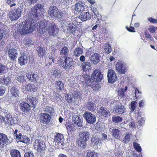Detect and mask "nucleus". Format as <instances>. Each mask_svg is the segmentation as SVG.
Masks as SVG:
<instances>
[{
	"instance_id": "4be33fe9",
	"label": "nucleus",
	"mask_w": 157,
	"mask_h": 157,
	"mask_svg": "<svg viewBox=\"0 0 157 157\" xmlns=\"http://www.w3.org/2000/svg\"><path fill=\"white\" fill-rule=\"evenodd\" d=\"M83 78V79L82 81V82L84 85L90 86L92 84V82L93 83L94 82V81H93L94 80H92L90 79V75H85L83 76V78H82V79Z\"/></svg>"
},
{
	"instance_id": "c03bdc74",
	"label": "nucleus",
	"mask_w": 157,
	"mask_h": 157,
	"mask_svg": "<svg viewBox=\"0 0 157 157\" xmlns=\"http://www.w3.org/2000/svg\"><path fill=\"white\" fill-rule=\"evenodd\" d=\"M52 71L51 73V78L52 80H54L57 76L59 75V72H58L59 70H58L56 69Z\"/></svg>"
},
{
	"instance_id": "a19ab883",
	"label": "nucleus",
	"mask_w": 157,
	"mask_h": 157,
	"mask_svg": "<svg viewBox=\"0 0 157 157\" xmlns=\"http://www.w3.org/2000/svg\"><path fill=\"white\" fill-rule=\"evenodd\" d=\"M24 44L26 46H30L33 44V41L27 37L25 38L23 41Z\"/></svg>"
},
{
	"instance_id": "f8f14e48",
	"label": "nucleus",
	"mask_w": 157,
	"mask_h": 157,
	"mask_svg": "<svg viewBox=\"0 0 157 157\" xmlns=\"http://www.w3.org/2000/svg\"><path fill=\"white\" fill-rule=\"evenodd\" d=\"M74 64L73 59L69 56H67L66 61L63 67L66 70L68 71L72 68Z\"/></svg>"
},
{
	"instance_id": "a18cd8bd",
	"label": "nucleus",
	"mask_w": 157,
	"mask_h": 157,
	"mask_svg": "<svg viewBox=\"0 0 157 157\" xmlns=\"http://www.w3.org/2000/svg\"><path fill=\"white\" fill-rule=\"evenodd\" d=\"M81 94L79 91L77 89H74L73 90V95L75 98H80Z\"/></svg>"
},
{
	"instance_id": "dca6fc26",
	"label": "nucleus",
	"mask_w": 157,
	"mask_h": 157,
	"mask_svg": "<svg viewBox=\"0 0 157 157\" xmlns=\"http://www.w3.org/2000/svg\"><path fill=\"white\" fill-rule=\"evenodd\" d=\"M98 113L102 119H105V117H108L110 115V114L109 110L103 107H101L99 108Z\"/></svg>"
},
{
	"instance_id": "680f3d73",
	"label": "nucleus",
	"mask_w": 157,
	"mask_h": 157,
	"mask_svg": "<svg viewBox=\"0 0 157 157\" xmlns=\"http://www.w3.org/2000/svg\"><path fill=\"white\" fill-rule=\"evenodd\" d=\"M118 95L121 98H123L124 95V89L121 88L118 91Z\"/></svg>"
},
{
	"instance_id": "7c9ffc66",
	"label": "nucleus",
	"mask_w": 157,
	"mask_h": 157,
	"mask_svg": "<svg viewBox=\"0 0 157 157\" xmlns=\"http://www.w3.org/2000/svg\"><path fill=\"white\" fill-rule=\"evenodd\" d=\"M10 93L11 96L17 98L19 96L20 91L15 87H12L10 90Z\"/></svg>"
},
{
	"instance_id": "69168bd1",
	"label": "nucleus",
	"mask_w": 157,
	"mask_h": 157,
	"mask_svg": "<svg viewBox=\"0 0 157 157\" xmlns=\"http://www.w3.org/2000/svg\"><path fill=\"white\" fill-rule=\"evenodd\" d=\"M24 157H34V155L32 152L29 151L25 153Z\"/></svg>"
},
{
	"instance_id": "338daca9",
	"label": "nucleus",
	"mask_w": 157,
	"mask_h": 157,
	"mask_svg": "<svg viewBox=\"0 0 157 157\" xmlns=\"http://www.w3.org/2000/svg\"><path fill=\"white\" fill-rule=\"evenodd\" d=\"M6 89L4 87L2 86H0V95H3L5 92Z\"/></svg>"
},
{
	"instance_id": "774afa93",
	"label": "nucleus",
	"mask_w": 157,
	"mask_h": 157,
	"mask_svg": "<svg viewBox=\"0 0 157 157\" xmlns=\"http://www.w3.org/2000/svg\"><path fill=\"white\" fill-rule=\"evenodd\" d=\"M145 100L144 99H143L139 102V104L140 107L141 108H143L145 105Z\"/></svg>"
},
{
	"instance_id": "c756f323",
	"label": "nucleus",
	"mask_w": 157,
	"mask_h": 157,
	"mask_svg": "<svg viewBox=\"0 0 157 157\" xmlns=\"http://www.w3.org/2000/svg\"><path fill=\"white\" fill-rule=\"evenodd\" d=\"M8 35V34L6 31L3 29H0V46H2L4 45L5 42L4 41H2L1 39L6 37Z\"/></svg>"
},
{
	"instance_id": "3c124183",
	"label": "nucleus",
	"mask_w": 157,
	"mask_h": 157,
	"mask_svg": "<svg viewBox=\"0 0 157 157\" xmlns=\"http://www.w3.org/2000/svg\"><path fill=\"white\" fill-rule=\"evenodd\" d=\"M30 141L29 138L26 136H23L21 140V142L27 144H29Z\"/></svg>"
},
{
	"instance_id": "4c0bfd02",
	"label": "nucleus",
	"mask_w": 157,
	"mask_h": 157,
	"mask_svg": "<svg viewBox=\"0 0 157 157\" xmlns=\"http://www.w3.org/2000/svg\"><path fill=\"white\" fill-rule=\"evenodd\" d=\"M87 108L90 111H94L96 109V106L93 102H89L87 105Z\"/></svg>"
},
{
	"instance_id": "f3484780",
	"label": "nucleus",
	"mask_w": 157,
	"mask_h": 157,
	"mask_svg": "<svg viewBox=\"0 0 157 157\" xmlns=\"http://www.w3.org/2000/svg\"><path fill=\"white\" fill-rule=\"evenodd\" d=\"M31 106L27 103L24 101L21 103L19 105L21 110L25 114L30 111L31 110Z\"/></svg>"
},
{
	"instance_id": "a878e982",
	"label": "nucleus",
	"mask_w": 157,
	"mask_h": 157,
	"mask_svg": "<svg viewBox=\"0 0 157 157\" xmlns=\"http://www.w3.org/2000/svg\"><path fill=\"white\" fill-rule=\"evenodd\" d=\"M8 138L4 134H0V148H2L7 142Z\"/></svg>"
},
{
	"instance_id": "bf43d9fd",
	"label": "nucleus",
	"mask_w": 157,
	"mask_h": 157,
	"mask_svg": "<svg viewBox=\"0 0 157 157\" xmlns=\"http://www.w3.org/2000/svg\"><path fill=\"white\" fill-rule=\"evenodd\" d=\"M137 103V101H133L131 103V109L132 111H134L136 107V104Z\"/></svg>"
},
{
	"instance_id": "bb28decb",
	"label": "nucleus",
	"mask_w": 157,
	"mask_h": 157,
	"mask_svg": "<svg viewBox=\"0 0 157 157\" xmlns=\"http://www.w3.org/2000/svg\"><path fill=\"white\" fill-rule=\"evenodd\" d=\"M66 28L68 32L70 33H73L75 31V25L68 22H66Z\"/></svg>"
},
{
	"instance_id": "e433bc0d",
	"label": "nucleus",
	"mask_w": 157,
	"mask_h": 157,
	"mask_svg": "<svg viewBox=\"0 0 157 157\" xmlns=\"http://www.w3.org/2000/svg\"><path fill=\"white\" fill-rule=\"evenodd\" d=\"M48 60L49 64L51 65L52 63H54L56 60V59L57 57V56L54 54V52H51V55H49Z\"/></svg>"
},
{
	"instance_id": "4d7b16f0",
	"label": "nucleus",
	"mask_w": 157,
	"mask_h": 157,
	"mask_svg": "<svg viewBox=\"0 0 157 157\" xmlns=\"http://www.w3.org/2000/svg\"><path fill=\"white\" fill-rule=\"evenodd\" d=\"M7 68L5 66L0 64V74L6 73Z\"/></svg>"
},
{
	"instance_id": "8fccbe9b",
	"label": "nucleus",
	"mask_w": 157,
	"mask_h": 157,
	"mask_svg": "<svg viewBox=\"0 0 157 157\" xmlns=\"http://www.w3.org/2000/svg\"><path fill=\"white\" fill-rule=\"evenodd\" d=\"M104 50L105 53L109 54L112 51L111 46L108 44H105V46Z\"/></svg>"
},
{
	"instance_id": "412c9836",
	"label": "nucleus",
	"mask_w": 157,
	"mask_h": 157,
	"mask_svg": "<svg viewBox=\"0 0 157 157\" xmlns=\"http://www.w3.org/2000/svg\"><path fill=\"white\" fill-rule=\"evenodd\" d=\"M86 5L82 2H79L75 4V10L77 12H81L84 11L86 8Z\"/></svg>"
},
{
	"instance_id": "39448f33",
	"label": "nucleus",
	"mask_w": 157,
	"mask_h": 157,
	"mask_svg": "<svg viewBox=\"0 0 157 157\" xmlns=\"http://www.w3.org/2000/svg\"><path fill=\"white\" fill-rule=\"evenodd\" d=\"M34 148H36L38 152L44 153L46 148L45 143L39 137H37L35 140L34 143Z\"/></svg>"
},
{
	"instance_id": "6e6552de",
	"label": "nucleus",
	"mask_w": 157,
	"mask_h": 157,
	"mask_svg": "<svg viewBox=\"0 0 157 157\" xmlns=\"http://www.w3.org/2000/svg\"><path fill=\"white\" fill-rule=\"evenodd\" d=\"M116 70L120 74H125L126 71L127 67L125 64L122 61H118L116 64Z\"/></svg>"
},
{
	"instance_id": "052dcab7",
	"label": "nucleus",
	"mask_w": 157,
	"mask_h": 157,
	"mask_svg": "<svg viewBox=\"0 0 157 157\" xmlns=\"http://www.w3.org/2000/svg\"><path fill=\"white\" fill-rule=\"evenodd\" d=\"M128 123L130 124L129 127L132 129L136 128L135 122L133 120H131L130 121H128Z\"/></svg>"
},
{
	"instance_id": "20e7f679",
	"label": "nucleus",
	"mask_w": 157,
	"mask_h": 157,
	"mask_svg": "<svg viewBox=\"0 0 157 157\" xmlns=\"http://www.w3.org/2000/svg\"><path fill=\"white\" fill-rule=\"evenodd\" d=\"M45 25H46V28L50 36H57L59 29L55 24L47 22L45 23Z\"/></svg>"
},
{
	"instance_id": "37998d69",
	"label": "nucleus",
	"mask_w": 157,
	"mask_h": 157,
	"mask_svg": "<svg viewBox=\"0 0 157 157\" xmlns=\"http://www.w3.org/2000/svg\"><path fill=\"white\" fill-rule=\"evenodd\" d=\"M83 52V49L81 48L78 47L76 48L74 51L75 56H78L82 54Z\"/></svg>"
},
{
	"instance_id": "473e14b6",
	"label": "nucleus",
	"mask_w": 157,
	"mask_h": 157,
	"mask_svg": "<svg viewBox=\"0 0 157 157\" xmlns=\"http://www.w3.org/2000/svg\"><path fill=\"white\" fill-rule=\"evenodd\" d=\"M11 157H21L20 152L16 149H13L10 151Z\"/></svg>"
},
{
	"instance_id": "72a5a7b5",
	"label": "nucleus",
	"mask_w": 157,
	"mask_h": 157,
	"mask_svg": "<svg viewBox=\"0 0 157 157\" xmlns=\"http://www.w3.org/2000/svg\"><path fill=\"white\" fill-rule=\"evenodd\" d=\"M5 117L6 119V123L9 125H11L14 124V119L12 115L8 114Z\"/></svg>"
},
{
	"instance_id": "49530a36",
	"label": "nucleus",
	"mask_w": 157,
	"mask_h": 157,
	"mask_svg": "<svg viewBox=\"0 0 157 157\" xmlns=\"http://www.w3.org/2000/svg\"><path fill=\"white\" fill-rule=\"evenodd\" d=\"M29 102L31 104L32 107L34 108L36 107L37 103V101L36 99L35 98L32 97L29 100Z\"/></svg>"
},
{
	"instance_id": "e2e57ef3",
	"label": "nucleus",
	"mask_w": 157,
	"mask_h": 157,
	"mask_svg": "<svg viewBox=\"0 0 157 157\" xmlns=\"http://www.w3.org/2000/svg\"><path fill=\"white\" fill-rule=\"evenodd\" d=\"M45 111L46 113L51 114L54 112V109L52 107H46Z\"/></svg>"
},
{
	"instance_id": "58836bf2",
	"label": "nucleus",
	"mask_w": 157,
	"mask_h": 157,
	"mask_svg": "<svg viewBox=\"0 0 157 157\" xmlns=\"http://www.w3.org/2000/svg\"><path fill=\"white\" fill-rule=\"evenodd\" d=\"M98 154L94 151H89L86 155V157H98Z\"/></svg>"
},
{
	"instance_id": "f03ea898",
	"label": "nucleus",
	"mask_w": 157,
	"mask_h": 157,
	"mask_svg": "<svg viewBox=\"0 0 157 157\" xmlns=\"http://www.w3.org/2000/svg\"><path fill=\"white\" fill-rule=\"evenodd\" d=\"M42 9V5L38 3L36 4V6L32 7L29 11L28 13L29 21L32 22H36L38 17V16L40 14V10Z\"/></svg>"
},
{
	"instance_id": "864d4df0",
	"label": "nucleus",
	"mask_w": 157,
	"mask_h": 157,
	"mask_svg": "<svg viewBox=\"0 0 157 157\" xmlns=\"http://www.w3.org/2000/svg\"><path fill=\"white\" fill-rule=\"evenodd\" d=\"M124 141L126 143H128V142L130 140V133H129L126 132L125 134H124Z\"/></svg>"
},
{
	"instance_id": "9d476101",
	"label": "nucleus",
	"mask_w": 157,
	"mask_h": 157,
	"mask_svg": "<svg viewBox=\"0 0 157 157\" xmlns=\"http://www.w3.org/2000/svg\"><path fill=\"white\" fill-rule=\"evenodd\" d=\"M83 117L88 123L94 124L96 121V117L94 114L89 112H85Z\"/></svg>"
},
{
	"instance_id": "5701e85b",
	"label": "nucleus",
	"mask_w": 157,
	"mask_h": 157,
	"mask_svg": "<svg viewBox=\"0 0 157 157\" xmlns=\"http://www.w3.org/2000/svg\"><path fill=\"white\" fill-rule=\"evenodd\" d=\"M92 17L91 13L88 12L81 13L79 16V18L83 21L90 20Z\"/></svg>"
},
{
	"instance_id": "603ef678",
	"label": "nucleus",
	"mask_w": 157,
	"mask_h": 157,
	"mask_svg": "<svg viewBox=\"0 0 157 157\" xmlns=\"http://www.w3.org/2000/svg\"><path fill=\"white\" fill-rule=\"evenodd\" d=\"M66 57L67 56L61 57L58 60V62L59 64L62 67L63 66V65H64L65 62L66 61Z\"/></svg>"
},
{
	"instance_id": "f704fd0d",
	"label": "nucleus",
	"mask_w": 157,
	"mask_h": 157,
	"mask_svg": "<svg viewBox=\"0 0 157 157\" xmlns=\"http://www.w3.org/2000/svg\"><path fill=\"white\" fill-rule=\"evenodd\" d=\"M37 53L40 56H43L45 55L46 51L44 47H39L37 48Z\"/></svg>"
},
{
	"instance_id": "09e8293b",
	"label": "nucleus",
	"mask_w": 157,
	"mask_h": 157,
	"mask_svg": "<svg viewBox=\"0 0 157 157\" xmlns=\"http://www.w3.org/2000/svg\"><path fill=\"white\" fill-rule=\"evenodd\" d=\"M112 121L115 123H119L122 121V119L120 116H114L112 118Z\"/></svg>"
},
{
	"instance_id": "b1692460",
	"label": "nucleus",
	"mask_w": 157,
	"mask_h": 157,
	"mask_svg": "<svg viewBox=\"0 0 157 157\" xmlns=\"http://www.w3.org/2000/svg\"><path fill=\"white\" fill-rule=\"evenodd\" d=\"M54 141L57 144L59 145V144H61V145H63V143L64 140V138L63 137V135L57 133L54 136Z\"/></svg>"
},
{
	"instance_id": "c9c22d12",
	"label": "nucleus",
	"mask_w": 157,
	"mask_h": 157,
	"mask_svg": "<svg viewBox=\"0 0 157 157\" xmlns=\"http://www.w3.org/2000/svg\"><path fill=\"white\" fill-rule=\"evenodd\" d=\"M112 135L116 139H118L120 137L121 132L117 128H113L111 131Z\"/></svg>"
},
{
	"instance_id": "aec40b11",
	"label": "nucleus",
	"mask_w": 157,
	"mask_h": 157,
	"mask_svg": "<svg viewBox=\"0 0 157 157\" xmlns=\"http://www.w3.org/2000/svg\"><path fill=\"white\" fill-rule=\"evenodd\" d=\"M8 56L11 61H15L17 57V50L14 48L10 49L8 51Z\"/></svg>"
},
{
	"instance_id": "393cba45",
	"label": "nucleus",
	"mask_w": 157,
	"mask_h": 157,
	"mask_svg": "<svg viewBox=\"0 0 157 157\" xmlns=\"http://www.w3.org/2000/svg\"><path fill=\"white\" fill-rule=\"evenodd\" d=\"M26 76L29 80L32 82H37L39 79V77L38 75L34 73L31 74L29 73H28L27 74Z\"/></svg>"
},
{
	"instance_id": "6ab92c4d",
	"label": "nucleus",
	"mask_w": 157,
	"mask_h": 157,
	"mask_svg": "<svg viewBox=\"0 0 157 157\" xmlns=\"http://www.w3.org/2000/svg\"><path fill=\"white\" fill-rule=\"evenodd\" d=\"M29 59L30 57L29 55L23 53L19 58L18 62L21 65L23 66L26 64Z\"/></svg>"
},
{
	"instance_id": "5fc2aeb1",
	"label": "nucleus",
	"mask_w": 157,
	"mask_h": 157,
	"mask_svg": "<svg viewBox=\"0 0 157 157\" xmlns=\"http://www.w3.org/2000/svg\"><path fill=\"white\" fill-rule=\"evenodd\" d=\"M30 84H28L25 85V86H24L22 87L23 89V92L24 93H26V91H30Z\"/></svg>"
},
{
	"instance_id": "9b49d317",
	"label": "nucleus",
	"mask_w": 157,
	"mask_h": 157,
	"mask_svg": "<svg viewBox=\"0 0 157 157\" xmlns=\"http://www.w3.org/2000/svg\"><path fill=\"white\" fill-rule=\"evenodd\" d=\"M107 76L108 82L109 83H113L117 78L115 71L111 69L108 70Z\"/></svg>"
},
{
	"instance_id": "13d9d810",
	"label": "nucleus",
	"mask_w": 157,
	"mask_h": 157,
	"mask_svg": "<svg viewBox=\"0 0 157 157\" xmlns=\"http://www.w3.org/2000/svg\"><path fill=\"white\" fill-rule=\"evenodd\" d=\"M91 141L94 145H97L98 146V144L99 143H101V141L99 140L98 137H95L94 138H92L91 139Z\"/></svg>"
},
{
	"instance_id": "c85d7f7f",
	"label": "nucleus",
	"mask_w": 157,
	"mask_h": 157,
	"mask_svg": "<svg viewBox=\"0 0 157 157\" xmlns=\"http://www.w3.org/2000/svg\"><path fill=\"white\" fill-rule=\"evenodd\" d=\"M43 24L44 23H42L40 24V29L39 30V32L40 33L43 34V36H46L47 33V30L46 28V25H45V23H44V26Z\"/></svg>"
},
{
	"instance_id": "ea45409f",
	"label": "nucleus",
	"mask_w": 157,
	"mask_h": 157,
	"mask_svg": "<svg viewBox=\"0 0 157 157\" xmlns=\"http://www.w3.org/2000/svg\"><path fill=\"white\" fill-rule=\"evenodd\" d=\"M55 86L57 90H62L63 89L64 84L60 81H57L55 84Z\"/></svg>"
},
{
	"instance_id": "4468645a",
	"label": "nucleus",
	"mask_w": 157,
	"mask_h": 157,
	"mask_svg": "<svg viewBox=\"0 0 157 157\" xmlns=\"http://www.w3.org/2000/svg\"><path fill=\"white\" fill-rule=\"evenodd\" d=\"M40 122L44 124H48L50 121L51 117L50 115L46 113H41L39 115Z\"/></svg>"
},
{
	"instance_id": "2eb2a0df",
	"label": "nucleus",
	"mask_w": 157,
	"mask_h": 157,
	"mask_svg": "<svg viewBox=\"0 0 157 157\" xmlns=\"http://www.w3.org/2000/svg\"><path fill=\"white\" fill-rule=\"evenodd\" d=\"M101 56L97 53H93L90 57V63L93 65H96L100 62Z\"/></svg>"
},
{
	"instance_id": "de8ad7c7",
	"label": "nucleus",
	"mask_w": 157,
	"mask_h": 157,
	"mask_svg": "<svg viewBox=\"0 0 157 157\" xmlns=\"http://www.w3.org/2000/svg\"><path fill=\"white\" fill-rule=\"evenodd\" d=\"M16 80L21 83H22L26 79V77L24 75H20L16 77Z\"/></svg>"
},
{
	"instance_id": "a211bd4d",
	"label": "nucleus",
	"mask_w": 157,
	"mask_h": 157,
	"mask_svg": "<svg viewBox=\"0 0 157 157\" xmlns=\"http://www.w3.org/2000/svg\"><path fill=\"white\" fill-rule=\"evenodd\" d=\"M73 122L77 126L81 127L82 126V118L80 115H75L72 117Z\"/></svg>"
},
{
	"instance_id": "0eeeda50",
	"label": "nucleus",
	"mask_w": 157,
	"mask_h": 157,
	"mask_svg": "<svg viewBox=\"0 0 157 157\" xmlns=\"http://www.w3.org/2000/svg\"><path fill=\"white\" fill-rule=\"evenodd\" d=\"M22 8L20 7L17 9H14L9 12V18L12 21L16 20L21 16Z\"/></svg>"
},
{
	"instance_id": "79ce46f5",
	"label": "nucleus",
	"mask_w": 157,
	"mask_h": 157,
	"mask_svg": "<svg viewBox=\"0 0 157 157\" xmlns=\"http://www.w3.org/2000/svg\"><path fill=\"white\" fill-rule=\"evenodd\" d=\"M69 53V50L67 47H63L61 50L60 51V54L64 55L65 56H67Z\"/></svg>"
},
{
	"instance_id": "7ed1b4c3",
	"label": "nucleus",
	"mask_w": 157,
	"mask_h": 157,
	"mask_svg": "<svg viewBox=\"0 0 157 157\" xmlns=\"http://www.w3.org/2000/svg\"><path fill=\"white\" fill-rule=\"evenodd\" d=\"M79 138L77 141L78 145L82 148L86 147V142L89 139L90 132L89 131H86L81 133L79 135Z\"/></svg>"
},
{
	"instance_id": "ddd939ff",
	"label": "nucleus",
	"mask_w": 157,
	"mask_h": 157,
	"mask_svg": "<svg viewBox=\"0 0 157 157\" xmlns=\"http://www.w3.org/2000/svg\"><path fill=\"white\" fill-rule=\"evenodd\" d=\"M126 111L124 106L121 103L117 104L113 109L114 112L119 114H124Z\"/></svg>"
},
{
	"instance_id": "1a4fd4ad",
	"label": "nucleus",
	"mask_w": 157,
	"mask_h": 157,
	"mask_svg": "<svg viewBox=\"0 0 157 157\" xmlns=\"http://www.w3.org/2000/svg\"><path fill=\"white\" fill-rule=\"evenodd\" d=\"M92 79H93L94 83L101 82L103 78V75L99 69H97L94 71L91 75Z\"/></svg>"
},
{
	"instance_id": "f257e3e1",
	"label": "nucleus",
	"mask_w": 157,
	"mask_h": 157,
	"mask_svg": "<svg viewBox=\"0 0 157 157\" xmlns=\"http://www.w3.org/2000/svg\"><path fill=\"white\" fill-rule=\"evenodd\" d=\"M36 23L32 22L27 19L19 25L20 29L18 30L21 34H26L32 32L36 26Z\"/></svg>"
},
{
	"instance_id": "0e129e2a",
	"label": "nucleus",
	"mask_w": 157,
	"mask_h": 157,
	"mask_svg": "<svg viewBox=\"0 0 157 157\" xmlns=\"http://www.w3.org/2000/svg\"><path fill=\"white\" fill-rule=\"evenodd\" d=\"M72 0H59V2H61L62 4H67L71 3Z\"/></svg>"
},
{
	"instance_id": "6e6d98bb",
	"label": "nucleus",
	"mask_w": 157,
	"mask_h": 157,
	"mask_svg": "<svg viewBox=\"0 0 157 157\" xmlns=\"http://www.w3.org/2000/svg\"><path fill=\"white\" fill-rule=\"evenodd\" d=\"M133 146L135 149L138 152H141V148L139 144H138L137 143L134 142Z\"/></svg>"
},
{
	"instance_id": "2f4dec72",
	"label": "nucleus",
	"mask_w": 157,
	"mask_h": 157,
	"mask_svg": "<svg viewBox=\"0 0 157 157\" xmlns=\"http://www.w3.org/2000/svg\"><path fill=\"white\" fill-rule=\"evenodd\" d=\"M145 120V117H142L140 115H138L137 117V120L138 122V124L140 126L138 127L139 129H140V127L144 125Z\"/></svg>"
},
{
	"instance_id": "cd10ccee",
	"label": "nucleus",
	"mask_w": 157,
	"mask_h": 157,
	"mask_svg": "<svg viewBox=\"0 0 157 157\" xmlns=\"http://www.w3.org/2000/svg\"><path fill=\"white\" fill-rule=\"evenodd\" d=\"M91 64L88 61L83 63L82 65L83 71L85 72H89L91 69Z\"/></svg>"
},
{
	"instance_id": "423d86ee",
	"label": "nucleus",
	"mask_w": 157,
	"mask_h": 157,
	"mask_svg": "<svg viewBox=\"0 0 157 157\" xmlns=\"http://www.w3.org/2000/svg\"><path fill=\"white\" fill-rule=\"evenodd\" d=\"M48 14L52 17L57 18H61L63 15V13L61 11L59 10L56 6H51L48 10Z\"/></svg>"
}]
</instances>
